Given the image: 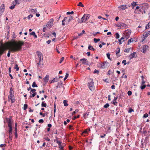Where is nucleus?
I'll return each instance as SVG.
<instances>
[{
    "label": "nucleus",
    "mask_w": 150,
    "mask_h": 150,
    "mask_svg": "<svg viewBox=\"0 0 150 150\" xmlns=\"http://www.w3.org/2000/svg\"><path fill=\"white\" fill-rule=\"evenodd\" d=\"M24 42L21 41H13L4 44H3L2 41L0 42V56L2 54L4 50L7 49L10 50V51L12 52L20 50Z\"/></svg>",
    "instance_id": "1"
},
{
    "label": "nucleus",
    "mask_w": 150,
    "mask_h": 150,
    "mask_svg": "<svg viewBox=\"0 0 150 150\" xmlns=\"http://www.w3.org/2000/svg\"><path fill=\"white\" fill-rule=\"evenodd\" d=\"M88 86L90 90L93 91L94 89L93 81L92 79H90V81L88 83Z\"/></svg>",
    "instance_id": "2"
},
{
    "label": "nucleus",
    "mask_w": 150,
    "mask_h": 150,
    "mask_svg": "<svg viewBox=\"0 0 150 150\" xmlns=\"http://www.w3.org/2000/svg\"><path fill=\"white\" fill-rule=\"evenodd\" d=\"M89 17L90 16L89 15L84 14L83 16L82 17L81 22H80L82 23L85 22L89 19Z\"/></svg>",
    "instance_id": "3"
},
{
    "label": "nucleus",
    "mask_w": 150,
    "mask_h": 150,
    "mask_svg": "<svg viewBox=\"0 0 150 150\" xmlns=\"http://www.w3.org/2000/svg\"><path fill=\"white\" fill-rule=\"evenodd\" d=\"M148 5L146 3H145L143 4L142 5H140L139 6H137L136 7V9H139L140 8H141L142 9V10H144L146 9V8H144L145 7H146L147 8L148 7Z\"/></svg>",
    "instance_id": "4"
},
{
    "label": "nucleus",
    "mask_w": 150,
    "mask_h": 150,
    "mask_svg": "<svg viewBox=\"0 0 150 150\" xmlns=\"http://www.w3.org/2000/svg\"><path fill=\"white\" fill-rule=\"evenodd\" d=\"M82 64H84L88 65L89 64V62L88 61L87 59L85 58L81 59L80 60Z\"/></svg>",
    "instance_id": "5"
},
{
    "label": "nucleus",
    "mask_w": 150,
    "mask_h": 150,
    "mask_svg": "<svg viewBox=\"0 0 150 150\" xmlns=\"http://www.w3.org/2000/svg\"><path fill=\"white\" fill-rule=\"evenodd\" d=\"M53 21L52 19H50L47 23L46 26L50 27H52L53 25Z\"/></svg>",
    "instance_id": "6"
},
{
    "label": "nucleus",
    "mask_w": 150,
    "mask_h": 150,
    "mask_svg": "<svg viewBox=\"0 0 150 150\" xmlns=\"http://www.w3.org/2000/svg\"><path fill=\"white\" fill-rule=\"evenodd\" d=\"M150 35V31L145 32L143 35V39L142 42H143L149 35Z\"/></svg>",
    "instance_id": "7"
},
{
    "label": "nucleus",
    "mask_w": 150,
    "mask_h": 150,
    "mask_svg": "<svg viewBox=\"0 0 150 150\" xmlns=\"http://www.w3.org/2000/svg\"><path fill=\"white\" fill-rule=\"evenodd\" d=\"M137 57V55L135 52H134L131 54L129 56V60H131L133 58H135Z\"/></svg>",
    "instance_id": "8"
},
{
    "label": "nucleus",
    "mask_w": 150,
    "mask_h": 150,
    "mask_svg": "<svg viewBox=\"0 0 150 150\" xmlns=\"http://www.w3.org/2000/svg\"><path fill=\"white\" fill-rule=\"evenodd\" d=\"M108 62H104L100 64V68L103 69H104L106 68L108 65Z\"/></svg>",
    "instance_id": "9"
},
{
    "label": "nucleus",
    "mask_w": 150,
    "mask_h": 150,
    "mask_svg": "<svg viewBox=\"0 0 150 150\" xmlns=\"http://www.w3.org/2000/svg\"><path fill=\"white\" fill-rule=\"evenodd\" d=\"M68 20V17H66L64 18L62 21V25H64L66 24H68L69 23L67 22V21Z\"/></svg>",
    "instance_id": "10"
},
{
    "label": "nucleus",
    "mask_w": 150,
    "mask_h": 150,
    "mask_svg": "<svg viewBox=\"0 0 150 150\" xmlns=\"http://www.w3.org/2000/svg\"><path fill=\"white\" fill-rule=\"evenodd\" d=\"M5 7L3 4L0 7V16H1L4 11Z\"/></svg>",
    "instance_id": "11"
},
{
    "label": "nucleus",
    "mask_w": 150,
    "mask_h": 150,
    "mask_svg": "<svg viewBox=\"0 0 150 150\" xmlns=\"http://www.w3.org/2000/svg\"><path fill=\"white\" fill-rule=\"evenodd\" d=\"M131 30L129 29H128L125 31L124 33V35H126L129 37L130 35L131 34Z\"/></svg>",
    "instance_id": "12"
},
{
    "label": "nucleus",
    "mask_w": 150,
    "mask_h": 150,
    "mask_svg": "<svg viewBox=\"0 0 150 150\" xmlns=\"http://www.w3.org/2000/svg\"><path fill=\"white\" fill-rule=\"evenodd\" d=\"M127 8V6L126 5H122L119 6L118 8L119 10L120 11L122 10H125Z\"/></svg>",
    "instance_id": "13"
},
{
    "label": "nucleus",
    "mask_w": 150,
    "mask_h": 150,
    "mask_svg": "<svg viewBox=\"0 0 150 150\" xmlns=\"http://www.w3.org/2000/svg\"><path fill=\"white\" fill-rule=\"evenodd\" d=\"M36 90L34 89H31L30 92V94L32 95V97H34L37 94L35 92Z\"/></svg>",
    "instance_id": "14"
},
{
    "label": "nucleus",
    "mask_w": 150,
    "mask_h": 150,
    "mask_svg": "<svg viewBox=\"0 0 150 150\" xmlns=\"http://www.w3.org/2000/svg\"><path fill=\"white\" fill-rule=\"evenodd\" d=\"M8 97H14V93L12 88L10 89V96Z\"/></svg>",
    "instance_id": "15"
},
{
    "label": "nucleus",
    "mask_w": 150,
    "mask_h": 150,
    "mask_svg": "<svg viewBox=\"0 0 150 150\" xmlns=\"http://www.w3.org/2000/svg\"><path fill=\"white\" fill-rule=\"evenodd\" d=\"M126 24L123 23H120L119 24H118L117 26L120 27H122L126 26Z\"/></svg>",
    "instance_id": "16"
},
{
    "label": "nucleus",
    "mask_w": 150,
    "mask_h": 150,
    "mask_svg": "<svg viewBox=\"0 0 150 150\" xmlns=\"http://www.w3.org/2000/svg\"><path fill=\"white\" fill-rule=\"evenodd\" d=\"M38 55V57L39 58V62L40 63V61H41V56H42V54L39 51H38L37 52Z\"/></svg>",
    "instance_id": "17"
},
{
    "label": "nucleus",
    "mask_w": 150,
    "mask_h": 150,
    "mask_svg": "<svg viewBox=\"0 0 150 150\" xmlns=\"http://www.w3.org/2000/svg\"><path fill=\"white\" fill-rule=\"evenodd\" d=\"M8 127H10V126H11V127H12L11 124H12V121H11V119L9 118L8 120Z\"/></svg>",
    "instance_id": "18"
},
{
    "label": "nucleus",
    "mask_w": 150,
    "mask_h": 150,
    "mask_svg": "<svg viewBox=\"0 0 150 150\" xmlns=\"http://www.w3.org/2000/svg\"><path fill=\"white\" fill-rule=\"evenodd\" d=\"M20 1V0H15L13 1V4H14V5L19 4Z\"/></svg>",
    "instance_id": "19"
},
{
    "label": "nucleus",
    "mask_w": 150,
    "mask_h": 150,
    "mask_svg": "<svg viewBox=\"0 0 150 150\" xmlns=\"http://www.w3.org/2000/svg\"><path fill=\"white\" fill-rule=\"evenodd\" d=\"M58 78L57 77L53 79L50 82V83H54L55 82H57L58 81Z\"/></svg>",
    "instance_id": "20"
},
{
    "label": "nucleus",
    "mask_w": 150,
    "mask_h": 150,
    "mask_svg": "<svg viewBox=\"0 0 150 150\" xmlns=\"http://www.w3.org/2000/svg\"><path fill=\"white\" fill-rule=\"evenodd\" d=\"M134 41V39L132 38H131L130 39H129L128 40V42H127V45H129L131 42H133Z\"/></svg>",
    "instance_id": "21"
},
{
    "label": "nucleus",
    "mask_w": 150,
    "mask_h": 150,
    "mask_svg": "<svg viewBox=\"0 0 150 150\" xmlns=\"http://www.w3.org/2000/svg\"><path fill=\"white\" fill-rule=\"evenodd\" d=\"M48 77L49 76L48 75H47L44 78V81L45 82H47L48 81Z\"/></svg>",
    "instance_id": "22"
},
{
    "label": "nucleus",
    "mask_w": 150,
    "mask_h": 150,
    "mask_svg": "<svg viewBox=\"0 0 150 150\" xmlns=\"http://www.w3.org/2000/svg\"><path fill=\"white\" fill-rule=\"evenodd\" d=\"M67 101L66 100H63V103L64 106H68V104L67 103Z\"/></svg>",
    "instance_id": "23"
},
{
    "label": "nucleus",
    "mask_w": 150,
    "mask_h": 150,
    "mask_svg": "<svg viewBox=\"0 0 150 150\" xmlns=\"http://www.w3.org/2000/svg\"><path fill=\"white\" fill-rule=\"evenodd\" d=\"M73 19V17L72 16H70L69 17V18H68V20L67 21V23H69V22L72 20Z\"/></svg>",
    "instance_id": "24"
},
{
    "label": "nucleus",
    "mask_w": 150,
    "mask_h": 150,
    "mask_svg": "<svg viewBox=\"0 0 150 150\" xmlns=\"http://www.w3.org/2000/svg\"><path fill=\"white\" fill-rule=\"evenodd\" d=\"M88 49L90 50H92L93 51L95 50V49L92 46H91L90 45H89L88 46Z\"/></svg>",
    "instance_id": "25"
},
{
    "label": "nucleus",
    "mask_w": 150,
    "mask_h": 150,
    "mask_svg": "<svg viewBox=\"0 0 150 150\" xmlns=\"http://www.w3.org/2000/svg\"><path fill=\"white\" fill-rule=\"evenodd\" d=\"M89 115V112H86L83 115V117L84 118H86L87 117V116Z\"/></svg>",
    "instance_id": "26"
},
{
    "label": "nucleus",
    "mask_w": 150,
    "mask_h": 150,
    "mask_svg": "<svg viewBox=\"0 0 150 150\" xmlns=\"http://www.w3.org/2000/svg\"><path fill=\"white\" fill-rule=\"evenodd\" d=\"M9 101V100L10 99L11 101V102L12 103H14L15 101V100L14 98V97H8Z\"/></svg>",
    "instance_id": "27"
},
{
    "label": "nucleus",
    "mask_w": 150,
    "mask_h": 150,
    "mask_svg": "<svg viewBox=\"0 0 150 150\" xmlns=\"http://www.w3.org/2000/svg\"><path fill=\"white\" fill-rule=\"evenodd\" d=\"M120 51V49L119 47H118L116 51V54H117V56H119V55H118V54H119V53Z\"/></svg>",
    "instance_id": "28"
},
{
    "label": "nucleus",
    "mask_w": 150,
    "mask_h": 150,
    "mask_svg": "<svg viewBox=\"0 0 150 150\" xmlns=\"http://www.w3.org/2000/svg\"><path fill=\"white\" fill-rule=\"evenodd\" d=\"M9 128V130L8 132V133L9 134V135H12V127H11Z\"/></svg>",
    "instance_id": "29"
},
{
    "label": "nucleus",
    "mask_w": 150,
    "mask_h": 150,
    "mask_svg": "<svg viewBox=\"0 0 150 150\" xmlns=\"http://www.w3.org/2000/svg\"><path fill=\"white\" fill-rule=\"evenodd\" d=\"M30 35H33L34 37L35 38H37V36L36 35L35 32H33L30 33Z\"/></svg>",
    "instance_id": "30"
},
{
    "label": "nucleus",
    "mask_w": 150,
    "mask_h": 150,
    "mask_svg": "<svg viewBox=\"0 0 150 150\" xmlns=\"http://www.w3.org/2000/svg\"><path fill=\"white\" fill-rule=\"evenodd\" d=\"M47 106V104L46 103H44V102H42V103L41 106L42 107H46Z\"/></svg>",
    "instance_id": "31"
},
{
    "label": "nucleus",
    "mask_w": 150,
    "mask_h": 150,
    "mask_svg": "<svg viewBox=\"0 0 150 150\" xmlns=\"http://www.w3.org/2000/svg\"><path fill=\"white\" fill-rule=\"evenodd\" d=\"M32 86L33 87H38L37 85L36 84L35 82H34L33 83Z\"/></svg>",
    "instance_id": "32"
},
{
    "label": "nucleus",
    "mask_w": 150,
    "mask_h": 150,
    "mask_svg": "<svg viewBox=\"0 0 150 150\" xmlns=\"http://www.w3.org/2000/svg\"><path fill=\"white\" fill-rule=\"evenodd\" d=\"M149 28H150V22L147 24L146 27V29H149Z\"/></svg>",
    "instance_id": "33"
},
{
    "label": "nucleus",
    "mask_w": 150,
    "mask_h": 150,
    "mask_svg": "<svg viewBox=\"0 0 150 150\" xmlns=\"http://www.w3.org/2000/svg\"><path fill=\"white\" fill-rule=\"evenodd\" d=\"M132 5V6H133V7H134L135 6H136L137 5V4H136V2H133L132 4H131Z\"/></svg>",
    "instance_id": "34"
},
{
    "label": "nucleus",
    "mask_w": 150,
    "mask_h": 150,
    "mask_svg": "<svg viewBox=\"0 0 150 150\" xmlns=\"http://www.w3.org/2000/svg\"><path fill=\"white\" fill-rule=\"evenodd\" d=\"M130 50V48H127V49H126L125 50L124 52H127V53H128V52H129Z\"/></svg>",
    "instance_id": "35"
},
{
    "label": "nucleus",
    "mask_w": 150,
    "mask_h": 150,
    "mask_svg": "<svg viewBox=\"0 0 150 150\" xmlns=\"http://www.w3.org/2000/svg\"><path fill=\"white\" fill-rule=\"evenodd\" d=\"M93 40L95 43H97L98 42L100 41V39H96L95 38H94Z\"/></svg>",
    "instance_id": "36"
},
{
    "label": "nucleus",
    "mask_w": 150,
    "mask_h": 150,
    "mask_svg": "<svg viewBox=\"0 0 150 150\" xmlns=\"http://www.w3.org/2000/svg\"><path fill=\"white\" fill-rule=\"evenodd\" d=\"M14 69H16V71H18L19 70V68L18 67V66L17 64H16L14 67Z\"/></svg>",
    "instance_id": "37"
},
{
    "label": "nucleus",
    "mask_w": 150,
    "mask_h": 150,
    "mask_svg": "<svg viewBox=\"0 0 150 150\" xmlns=\"http://www.w3.org/2000/svg\"><path fill=\"white\" fill-rule=\"evenodd\" d=\"M79 111V110L77 109H76L75 111L73 112H72V115H74L76 112H77Z\"/></svg>",
    "instance_id": "38"
},
{
    "label": "nucleus",
    "mask_w": 150,
    "mask_h": 150,
    "mask_svg": "<svg viewBox=\"0 0 150 150\" xmlns=\"http://www.w3.org/2000/svg\"><path fill=\"white\" fill-rule=\"evenodd\" d=\"M78 6H81L82 7H83L84 6L82 4V3L81 2H80L78 4Z\"/></svg>",
    "instance_id": "39"
},
{
    "label": "nucleus",
    "mask_w": 150,
    "mask_h": 150,
    "mask_svg": "<svg viewBox=\"0 0 150 150\" xmlns=\"http://www.w3.org/2000/svg\"><path fill=\"white\" fill-rule=\"evenodd\" d=\"M115 35H116V39H118L120 37V35L119 34H118V33H116L115 34Z\"/></svg>",
    "instance_id": "40"
},
{
    "label": "nucleus",
    "mask_w": 150,
    "mask_h": 150,
    "mask_svg": "<svg viewBox=\"0 0 150 150\" xmlns=\"http://www.w3.org/2000/svg\"><path fill=\"white\" fill-rule=\"evenodd\" d=\"M123 36L124 38V39H126V40H127L128 38L129 37V36L127 35H124Z\"/></svg>",
    "instance_id": "41"
},
{
    "label": "nucleus",
    "mask_w": 150,
    "mask_h": 150,
    "mask_svg": "<svg viewBox=\"0 0 150 150\" xmlns=\"http://www.w3.org/2000/svg\"><path fill=\"white\" fill-rule=\"evenodd\" d=\"M28 105L27 104H24V105L23 109L24 110H26L27 108Z\"/></svg>",
    "instance_id": "42"
},
{
    "label": "nucleus",
    "mask_w": 150,
    "mask_h": 150,
    "mask_svg": "<svg viewBox=\"0 0 150 150\" xmlns=\"http://www.w3.org/2000/svg\"><path fill=\"white\" fill-rule=\"evenodd\" d=\"M109 106V104L108 103H106L105 105L104 106V107L105 108H107Z\"/></svg>",
    "instance_id": "43"
},
{
    "label": "nucleus",
    "mask_w": 150,
    "mask_h": 150,
    "mask_svg": "<svg viewBox=\"0 0 150 150\" xmlns=\"http://www.w3.org/2000/svg\"><path fill=\"white\" fill-rule=\"evenodd\" d=\"M69 76V74L68 73H66L64 78V80L65 81L68 77Z\"/></svg>",
    "instance_id": "44"
},
{
    "label": "nucleus",
    "mask_w": 150,
    "mask_h": 150,
    "mask_svg": "<svg viewBox=\"0 0 150 150\" xmlns=\"http://www.w3.org/2000/svg\"><path fill=\"white\" fill-rule=\"evenodd\" d=\"M106 55H107V56L108 58L110 60H111V59L110 57V54L109 53H107Z\"/></svg>",
    "instance_id": "45"
},
{
    "label": "nucleus",
    "mask_w": 150,
    "mask_h": 150,
    "mask_svg": "<svg viewBox=\"0 0 150 150\" xmlns=\"http://www.w3.org/2000/svg\"><path fill=\"white\" fill-rule=\"evenodd\" d=\"M124 39V38L123 36L120 39H119L118 40H121V41L122 40V42H124L125 40H123Z\"/></svg>",
    "instance_id": "46"
},
{
    "label": "nucleus",
    "mask_w": 150,
    "mask_h": 150,
    "mask_svg": "<svg viewBox=\"0 0 150 150\" xmlns=\"http://www.w3.org/2000/svg\"><path fill=\"white\" fill-rule=\"evenodd\" d=\"M64 57H62L59 63H61L64 60Z\"/></svg>",
    "instance_id": "47"
},
{
    "label": "nucleus",
    "mask_w": 150,
    "mask_h": 150,
    "mask_svg": "<svg viewBox=\"0 0 150 150\" xmlns=\"http://www.w3.org/2000/svg\"><path fill=\"white\" fill-rule=\"evenodd\" d=\"M132 94V92L131 91H128L127 94L129 96L131 95Z\"/></svg>",
    "instance_id": "48"
},
{
    "label": "nucleus",
    "mask_w": 150,
    "mask_h": 150,
    "mask_svg": "<svg viewBox=\"0 0 150 150\" xmlns=\"http://www.w3.org/2000/svg\"><path fill=\"white\" fill-rule=\"evenodd\" d=\"M33 16L32 14H30L28 16L27 18L28 19L30 20V18L32 17Z\"/></svg>",
    "instance_id": "49"
},
{
    "label": "nucleus",
    "mask_w": 150,
    "mask_h": 150,
    "mask_svg": "<svg viewBox=\"0 0 150 150\" xmlns=\"http://www.w3.org/2000/svg\"><path fill=\"white\" fill-rule=\"evenodd\" d=\"M15 6V5H14V4L12 6H11L10 7V8L11 9H13L14 8Z\"/></svg>",
    "instance_id": "50"
},
{
    "label": "nucleus",
    "mask_w": 150,
    "mask_h": 150,
    "mask_svg": "<svg viewBox=\"0 0 150 150\" xmlns=\"http://www.w3.org/2000/svg\"><path fill=\"white\" fill-rule=\"evenodd\" d=\"M148 116V114L147 113H146L144 115L143 117L144 118Z\"/></svg>",
    "instance_id": "51"
},
{
    "label": "nucleus",
    "mask_w": 150,
    "mask_h": 150,
    "mask_svg": "<svg viewBox=\"0 0 150 150\" xmlns=\"http://www.w3.org/2000/svg\"><path fill=\"white\" fill-rule=\"evenodd\" d=\"M99 72V71L98 70H97L96 69H95L94 70L93 73H97V74H98Z\"/></svg>",
    "instance_id": "52"
},
{
    "label": "nucleus",
    "mask_w": 150,
    "mask_h": 150,
    "mask_svg": "<svg viewBox=\"0 0 150 150\" xmlns=\"http://www.w3.org/2000/svg\"><path fill=\"white\" fill-rule=\"evenodd\" d=\"M126 61L125 60H124L122 61V63L124 64V65H125L126 64Z\"/></svg>",
    "instance_id": "53"
},
{
    "label": "nucleus",
    "mask_w": 150,
    "mask_h": 150,
    "mask_svg": "<svg viewBox=\"0 0 150 150\" xmlns=\"http://www.w3.org/2000/svg\"><path fill=\"white\" fill-rule=\"evenodd\" d=\"M44 122V120L43 119H40L39 120V122L40 123H43Z\"/></svg>",
    "instance_id": "54"
},
{
    "label": "nucleus",
    "mask_w": 150,
    "mask_h": 150,
    "mask_svg": "<svg viewBox=\"0 0 150 150\" xmlns=\"http://www.w3.org/2000/svg\"><path fill=\"white\" fill-rule=\"evenodd\" d=\"M73 13H74V12L73 11H72L71 12H67V14H72Z\"/></svg>",
    "instance_id": "55"
},
{
    "label": "nucleus",
    "mask_w": 150,
    "mask_h": 150,
    "mask_svg": "<svg viewBox=\"0 0 150 150\" xmlns=\"http://www.w3.org/2000/svg\"><path fill=\"white\" fill-rule=\"evenodd\" d=\"M146 85H143L141 87V88L142 89H144V88H145L146 87Z\"/></svg>",
    "instance_id": "56"
},
{
    "label": "nucleus",
    "mask_w": 150,
    "mask_h": 150,
    "mask_svg": "<svg viewBox=\"0 0 150 150\" xmlns=\"http://www.w3.org/2000/svg\"><path fill=\"white\" fill-rule=\"evenodd\" d=\"M57 143L59 145H60L61 144V142L60 141H58V140H57Z\"/></svg>",
    "instance_id": "57"
},
{
    "label": "nucleus",
    "mask_w": 150,
    "mask_h": 150,
    "mask_svg": "<svg viewBox=\"0 0 150 150\" xmlns=\"http://www.w3.org/2000/svg\"><path fill=\"white\" fill-rule=\"evenodd\" d=\"M46 30H47V28L46 27H44L43 28L42 31H43V32H45Z\"/></svg>",
    "instance_id": "58"
},
{
    "label": "nucleus",
    "mask_w": 150,
    "mask_h": 150,
    "mask_svg": "<svg viewBox=\"0 0 150 150\" xmlns=\"http://www.w3.org/2000/svg\"><path fill=\"white\" fill-rule=\"evenodd\" d=\"M134 110H133L130 109L129 110V111H128V112L129 113H131L132 112H133Z\"/></svg>",
    "instance_id": "59"
},
{
    "label": "nucleus",
    "mask_w": 150,
    "mask_h": 150,
    "mask_svg": "<svg viewBox=\"0 0 150 150\" xmlns=\"http://www.w3.org/2000/svg\"><path fill=\"white\" fill-rule=\"evenodd\" d=\"M79 117V115H78L77 117H74V118H73V120H75L76 118H78Z\"/></svg>",
    "instance_id": "60"
},
{
    "label": "nucleus",
    "mask_w": 150,
    "mask_h": 150,
    "mask_svg": "<svg viewBox=\"0 0 150 150\" xmlns=\"http://www.w3.org/2000/svg\"><path fill=\"white\" fill-rule=\"evenodd\" d=\"M99 32H97L96 33H95L93 34V35L94 36H95L96 34H99Z\"/></svg>",
    "instance_id": "61"
},
{
    "label": "nucleus",
    "mask_w": 150,
    "mask_h": 150,
    "mask_svg": "<svg viewBox=\"0 0 150 150\" xmlns=\"http://www.w3.org/2000/svg\"><path fill=\"white\" fill-rule=\"evenodd\" d=\"M59 147L60 149H63V147L61 145V144L60 145H59Z\"/></svg>",
    "instance_id": "62"
},
{
    "label": "nucleus",
    "mask_w": 150,
    "mask_h": 150,
    "mask_svg": "<svg viewBox=\"0 0 150 150\" xmlns=\"http://www.w3.org/2000/svg\"><path fill=\"white\" fill-rule=\"evenodd\" d=\"M6 146V145L5 144H1L0 145V147H2L3 146Z\"/></svg>",
    "instance_id": "63"
},
{
    "label": "nucleus",
    "mask_w": 150,
    "mask_h": 150,
    "mask_svg": "<svg viewBox=\"0 0 150 150\" xmlns=\"http://www.w3.org/2000/svg\"><path fill=\"white\" fill-rule=\"evenodd\" d=\"M45 140L49 141H50V139L48 137H47L45 138Z\"/></svg>",
    "instance_id": "64"
}]
</instances>
